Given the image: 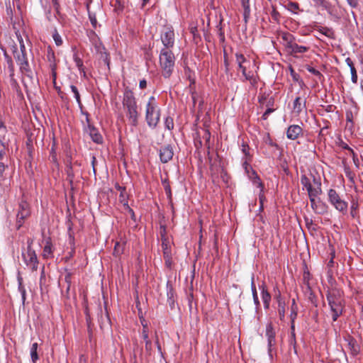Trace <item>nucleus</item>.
Segmentation results:
<instances>
[{"mask_svg": "<svg viewBox=\"0 0 363 363\" xmlns=\"http://www.w3.org/2000/svg\"><path fill=\"white\" fill-rule=\"evenodd\" d=\"M123 106L130 124L136 127L138 125L140 113L134 93L129 87H125L124 89Z\"/></svg>", "mask_w": 363, "mask_h": 363, "instance_id": "1", "label": "nucleus"}, {"mask_svg": "<svg viewBox=\"0 0 363 363\" xmlns=\"http://www.w3.org/2000/svg\"><path fill=\"white\" fill-rule=\"evenodd\" d=\"M143 331H142V337L145 341V354H143V348L139 347L138 342L135 341L133 343V356H134V363H137L138 359L140 362H148L150 357L152 355V341L149 338V329L147 323H143Z\"/></svg>", "mask_w": 363, "mask_h": 363, "instance_id": "2", "label": "nucleus"}, {"mask_svg": "<svg viewBox=\"0 0 363 363\" xmlns=\"http://www.w3.org/2000/svg\"><path fill=\"white\" fill-rule=\"evenodd\" d=\"M326 298L332 312L333 320L336 321L342 314L345 307L344 300L338 290H328L326 293Z\"/></svg>", "mask_w": 363, "mask_h": 363, "instance_id": "3", "label": "nucleus"}, {"mask_svg": "<svg viewBox=\"0 0 363 363\" xmlns=\"http://www.w3.org/2000/svg\"><path fill=\"white\" fill-rule=\"evenodd\" d=\"M159 60L162 76L165 78L170 77L175 65V57L174 53L171 50L162 48Z\"/></svg>", "mask_w": 363, "mask_h": 363, "instance_id": "4", "label": "nucleus"}, {"mask_svg": "<svg viewBox=\"0 0 363 363\" xmlns=\"http://www.w3.org/2000/svg\"><path fill=\"white\" fill-rule=\"evenodd\" d=\"M160 108L157 106L155 98L150 96L146 104L145 120L149 127L155 128L160 122Z\"/></svg>", "mask_w": 363, "mask_h": 363, "instance_id": "5", "label": "nucleus"}, {"mask_svg": "<svg viewBox=\"0 0 363 363\" xmlns=\"http://www.w3.org/2000/svg\"><path fill=\"white\" fill-rule=\"evenodd\" d=\"M328 201L340 213L347 214L348 203L342 199L335 189H330L328 191Z\"/></svg>", "mask_w": 363, "mask_h": 363, "instance_id": "6", "label": "nucleus"}, {"mask_svg": "<svg viewBox=\"0 0 363 363\" xmlns=\"http://www.w3.org/2000/svg\"><path fill=\"white\" fill-rule=\"evenodd\" d=\"M30 216V209L27 201L22 199L18 203L16 214V229L19 230L23 225L25 220Z\"/></svg>", "mask_w": 363, "mask_h": 363, "instance_id": "7", "label": "nucleus"}, {"mask_svg": "<svg viewBox=\"0 0 363 363\" xmlns=\"http://www.w3.org/2000/svg\"><path fill=\"white\" fill-rule=\"evenodd\" d=\"M160 38L162 45H164L163 48H167L168 50L172 48L174 45L175 41L173 28L170 26H164L160 34Z\"/></svg>", "mask_w": 363, "mask_h": 363, "instance_id": "8", "label": "nucleus"}, {"mask_svg": "<svg viewBox=\"0 0 363 363\" xmlns=\"http://www.w3.org/2000/svg\"><path fill=\"white\" fill-rule=\"evenodd\" d=\"M22 257L26 265L33 272L37 271L38 267V259L35 250L22 252Z\"/></svg>", "mask_w": 363, "mask_h": 363, "instance_id": "9", "label": "nucleus"}, {"mask_svg": "<svg viewBox=\"0 0 363 363\" xmlns=\"http://www.w3.org/2000/svg\"><path fill=\"white\" fill-rule=\"evenodd\" d=\"M311 206L313 211L320 215H323L328 211V206L320 198L313 199L310 200Z\"/></svg>", "mask_w": 363, "mask_h": 363, "instance_id": "10", "label": "nucleus"}, {"mask_svg": "<svg viewBox=\"0 0 363 363\" xmlns=\"http://www.w3.org/2000/svg\"><path fill=\"white\" fill-rule=\"evenodd\" d=\"M174 150L172 145L162 146L160 149V159L162 163H167L172 160Z\"/></svg>", "mask_w": 363, "mask_h": 363, "instance_id": "11", "label": "nucleus"}, {"mask_svg": "<svg viewBox=\"0 0 363 363\" xmlns=\"http://www.w3.org/2000/svg\"><path fill=\"white\" fill-rule=\"evenodd\" d=\"M4 55L7 64L9 72V77H10V82L11 85L12 86H16L18 85L17 81L14 79V65L12 60V58L11 56H9L7 53V52L4 50Z\"/></svg>", "mask_w": 363, "mask_h": 363, "instance_id": "12", "label": "nucleus"}, {"mask_svg": "<svg viewBox=\"0 0 363 363\" xmlns=\"http://www.w3.org/2000/svg\"><path fill=\"white\" fill-rule=\"evenodd\" d=\"M238 67L242 70L245 79L250 81L252 86H256L258 82V77L255 76L254 72L251 70L247 71V67L245 64H240Z\"/></svg>", "mask_w": 363, "mask_h": 363, "instance_id": "13", "label": "nucleus"}, {"mask_svg": "<svg viewBox=\"0 0 363 363\" xmlns=\"http://www.w3.org/2000/svg\"><path fill=\"white\" fill-rule=\"evenodd\" d=\"M303 129L298 125H291L286 131V136L290 140H296L302 135Z\"/></svg>", "mask_w": 363, "mask_h": 363, "instance_id": "14", "label": "nucleus"}, {"mask_svg": "<svg viewBox=\"0 0 363 363\" xmlns=\"http://www.w3.org/2000/svg\"><path fill=\"white\" fill-rule=\"evenodd\" d=\"M86 121L89 123L88 127L89 130V135L91 138L92 140L97 143V144H101L103 143V138L101 135L99 133L96 128H95L94 126L90 125L89 121V115L88 113H86Z\"/></svg>", "mask_w": 363, "mask_h": 363, "instance_id": "15", "label": "nucleus"}, {"mask_svg": "<svg viewBox=\"0 0 363 363\" xmlns=\"http://www.w3.org/2000/svg\"><path fill=\"white\" fill-rule=\"evenodd\" d=\"M306 99L302 100L301 97L297 96L293 104V110L294 112L297 115H299L303 109H306Z\"/></svg>", "mask_w": 363, "mask_h": 363, "instance_id": "16", "label": "nucleus"}, {"mask_svg": "<svg viewBox=\"0 0 363 363\" xmlns=\"http://www.w3.org/2000/svg\"><path fill=\"white\" fill-rule=\"evenodd\" d=\"M330 255H331V257H330V260L327 262V264H326L327 277H328L329 282L333 279V276H334L333 267H334V264H335V262H334L335 251H332L330 252Z\"/></svg>", "mask_w": 363, "mask_h": 363, "instance_id": "17", "label": "nucleus"}, {"mask_svg": "<svg viewBox=\"0 0 363 363\" xmlns=\"http://www.w3.org/2000/svg\"><path fill=\"white\" fill-rule=\"evenodd\" d=\"M275 335L272 324H267L266 327V336L267 337L268 347L269 348L275 344Z\"/></svg>", "mask_w": 363, "mask_h": 363, "instance_id": "18", "label": "nucleus"}, {"mask_svg": "<svg viewBox=\"0 0 363 363\" xmlns=\"http://www.w3.org/2000/svg\"><path fill=\"white\" fill-rule=\"evenodd\" d=\"M251 290H252V294L254 303L255 305V308L257 311L260 308V302H259V298H258L257 288H256V286H255V277H254V274H252V276L251 277Z\"/></svg>", "mask_w": 363, "mask_h": 363, "instance_id": "19", "label": "nucleus"}, {"mask_svg": "<svg viewBox=\"0 0 363 363\" xmlns=\"http://www.w3.org/2000/svg\"><path fill=\"white\" fill-rule=\"evenodd\" d=\"M290 47L291 48L288 50L287 52L289 53H290L291 55H294L297 53H304V52H307L309 49L308 47L298 45L295 42L294 43L293 45H291Z\"/></svg>", "mask_w": 363, "mask_h": 363, "instance_id": "20", "label": "nucleus"}, {"mask_svg": "<svg viewBox=\"0 0 363 363\" xmlns=\"http://www.w3.org/2000/svg\"><path fill=\"white\" fill-rule=\"evenodd\" d=\"M315 4L318 6H321L323 9H325L328 13L333 16L334 15V7L332 4L326 0H316Z\"/></svg>", "mask_w": 363, "mask_h": 363, "instance_id": "21", "label": "nucleus"}, {"mask_svg": "<svg viewBox=\"0 0 363 363\" xmlns=\"http://www.w3.org/2000/svg\"><path fill=\"white\" fill-rule=\"evenodd\" d=\"M359 201L357 199L352 197L350 200V216L353 218L359 217Z\"/></svg>", "mask_w": 363, "mask_h": 363, "instance_id": "22", "label": "nucleus"}, {"mask_svg": "<svg viewBox=\"0 0 363 363\" xmlns=\"http://www.w3.org/2000/svg\"><path fill=\"white\" fill-rule=\"evenodd\" d=\"M18 65H19L21 72L23 74H25L26 76H27L30 78L33 77V72L30 69V65L28 62V60L26 61H24L23 62H20V64H18Z\"/></svg>", "mask_w": 363, "mask_h": 363, "instance_id": "23", "label": "nucleus"}, {"mask_svg": "<svg viewBox=\"0 0 363 363\" xmlns=\"http://www.w3.org/2000/svg\"><path fill=\"white\" fill-rule=\"evenodd\" d=\"M13 53L18 65L20 64V62L28 60L27 53H20L19 51H18L16 45L13 46Z\"/></svg>", "mask_w": 363, "mask_h": 363, "instance_id": "24", "label": "nucleus"}, {"mask_svg": "<svg viewBox=\"0 0 363 363\" xmlns=\"http://www.w3.org/2000/svg\"><path fill=\"white\" fill-rule=\"evenodd\" d=\"M345 62L348 67L350 68L351 75H352V82L354 84H356L357 82V72L356 70V68L354 67V65L353 63V61L350 57H347L345 60Z\"/></svg>", "mask_w": 363, "mask_h": 363, "instance_id": "25", "label": "nucleus"}, {"mask_svg": "<svg viewBox=\"0 0 363 363\" xmlns=\"http://www.w3.org/2000/svg\"><path fill=\"white\" fill-rule=\"evenodd\" d=\"M167 302H168L170 308L172 309L174 308V303H175L174 291L172 286L169 284V282L167 283Z\"/></svg>", "mask_w": 363, "mask_h": 363, "instance_id": "26", "label": "nucleus"}, {"mask_svg": "<svg viewBox=\"0 0 363 363\" xmlns=\"http://www.w3.org/2000/svg\"><path fill=\"white\" fill-rule=\"evenodd\" d=\"M281 38L284 42V45L286 51L291 48L290 45L294 43V37L289 33H283Z\"/></svg>", "mask_w": 363, "mask_h": 363, "instance_id": "27", "label": "nucleus"}, {"mask_svg": "<svg viewBox=\"0 0 363 363\" xmlns=\"http://www.w3.org/2000/svg\"><path fill=\"white\" fill-rule=\"evenodd\" d=\"M242 6L244 9L243 16L245 22H247V18L250 15V0H242L241 1Z\"/></svg>", "mask_w": 363, "mask_h": 363, "instance_id": "28", "label": "nucleus"}, {"mask_svg": "<svg viewBox=\"0 0 363 363\" xmlns=\"http://www.w3.org/2000/svg\"><path fill=\"white\" fill-rule=\"evenodd\" d=\"M306 294L308 296V301L315 306H318V298L314 292L312 291L311 287L309 289H306Z\"/></svg>", "mask_w": 363, "mask_h": 363, "instance_id": "29", "label": "nucleus"}, {"mask_svg": "<svg viewBox=\"0 0 363 363\" xmlns=\"http://www.w3.org/2000/svg\"><path fill=\"white\" fill-rule=\"evenodd\" d=\"M162 184L164 186L165 194L169 201L172 200V191L168 178H162Z\"/></svg>", "mask_w": 363, "mask_h": 363, "instance_id": "30", "label": "nucleus"}, {"mask_svg": "<svg viewBox=\"0 0 363 363\" xmlns=\"http://www.w3.org/2000/svg\"><path fill=\"white\" fill-rule=\"evenodd\" d=\"M116 189L118 191H120V196H119V201L121 203H123V205L128 204L127 197L125 194V186H121L119 184L116 185Z\"/></svg>", "mask_w": 363, "mask_h": 363, "instance_id": "31", "label": "nucleus"}, {"mask_svg": "<svg viewBox=\"0 0 363 363\" xmlns=\"http://www.w3.org/2000/svg\"><path fill=\"white\" fill-rule=\"evenodd\" d=\"M298 315V306L296 303V300L294 298L292 299L291 306V313L290 318L291 322H295L296 318Z\"/></svg>", "mask_w": 363, "mask_h": 363, "instance_id": "32", "label": "nucleus"}, {"mask_svg": "<svg viewBox=\"0 0 363 363\" xmlns=\"http://www.w3.org/2000/svg\"><path fill=\"white\" fill-rule=\"evenodd\" d=\"M261 295L264 308L269 309L272 299L270 293L269 291H264V293H261Z\"/></svg>", "mask_w": 363, "mask_h": 363, "instance_id": "33", "label": "nucleus"}, {"mask_svg": "<svg viewBox=\"0 0 363 363\" xmlns=\"http://www.w3.org/2000/svg\"><path fill=\"white\" fill-rule=\"evenodd\" d=\"M74 61L75 62L76 66L80 72L83 74V77H86V72L84 71V67L83 65V61L77 54L74 55Z\"/></svg>", "mask_w": 363, "mask_h": 363, "instance_id": "34", "label": "nucleus"}, {"mask_svg": "<svg viewBox=\"0 0 363 363\" xmlns=\"http://www.w3.org/2000/svg\"><path fill=\"white\" fill-rule=\"evenodd\" d=\"M277 312L281 320H284L286 313V302L277 303Z\"/></svg>", "mask_w": 363, "mask_h": 363, "instance_id": "35", "label": "nucleus"}, {"mask_svg": "<svg viewBox=\"0 0 363 363\" xmlns=\"http://www.w3.org/2000/svg\"><path fill=\"white\" fill-rule=\"evenodd\" d=\"M52 245L50 241V238H48V240L46 241V244L43 248V256L44 258H48L49 255L52 254Z\"/></svg>", "mask_w": 363, "mask_h": 363, "instance_id": "36", "label": "nucleus"}, {"mask_svg": "<svg viewBox=\"0 0 363 363\" xmlns=\"http://www.w3.org/2000/svg\"><path fill=\"white\" fill-rule=\"evenodd\" d=\"M38 346V343L35 342L32 345V347L30 348V357H31V360H32L33 363H36V362L39 359L38 354L37 352Z\"/></svg>", "mask_w": 363, "mask_h": 363, "instance_id": "37", "label": "nucleus"}, {"mask_svg": "<svg viewBox=\"0 0 363 363\" xmlns=\"http://www.w3.org/2000/svg\"><path fill=\"white\" fill-rule=\"evenodd\" d=\"M70 89H71V91L74 94V98L78 104V106L79 107L80 109H82V101H81V97H80V94H79V91L77 89V87L74 85H71L70 86Z\"/></svg>", "mask_w": 363, "mask_h": 363, "instance_id": "38", "label": "nucleus"}, {"mask_svg": "<svg viewBox=\"0 0 363 363\" xmlns=\"http://www.w3.org/2000/svg\"><path fill=\"white\" fill-rule=\"evenodd\" d=\"M162 248L163 252V257L172 256V250L170 247V242H162Z\"/></svg>", "mask_w": 363, "mask_h": 363, "instance_id": "39", "label": "nucleus"}, {"mask_svg": "<svg viewBox=\"0 0 363 363\" xmlns=\"http://www.w3.org/2000/svg\"><path fill=\"white\" fill-rule=\"evenodd\" d=\"M252 174H254V177H252L250 175H249V177L252 181L253 184H257V187L261 188L262 189L264 188V185L261 182V179L257 175V172L255 170L252 169Z\"/></svg>", "mask_w": 363, "mask_h": 363, "instance_id": "40", "label": "nucleus"}, {"mask_svg": "<svg viewBox=\"0 0 363 363\" xmlns=\"http://www.w3.org/2000/svg\"><path fill=\"white\" fill-rule=\"evenodd\" d=\"M301 183L304 188L307 190V191L311 189L312 187V184L309 178L306 174H302L301 177Z\"/></svg>", "mask_w": 363, "mask_h": 363, "instance_id": "41", "label": "nucleus"}, {"mask_svg": "<svg viewBox=\"0 0 363 363\" xmlns=\"http://www.w3.org/2000/svg\"><path fill=\"white\" fill-rule=\"evenodd\" d=\"M340 147H341L342 149L347 150L348 151H350V154L352 155V156L353 157V160L354 162H355L356 160L358 161V159L357 157V156L356 153L354 152V150L351 147H349V145L346 143L341 140V142L340 143Z\"/></svg>", "mask_w": 363, "mask_h": 363, "instance_id": "42", "label": "nucleus"}, {"mask_svg": "<svg viewBox=\"0 0 363 363\" xmlns=\"http://www.w3.org/2000/svg\"><path fill=\"white\" fill-rule=\"evenodd\" d=\"M52 38H53V40L55 43V45L57 46H60L62 45V43H63L62 39L56 28H55L53 30Z\"/></svg>", "mask_w": 363, "mask_h": 363, "instance_id": "43", "label": "nucleus"}, {"mask_svg": "<svg viewBox=\"0 0 363 363\" xmlns=\"http://www.w3.org/2000/svg\"><path fill=\"white\" fill-rule=\"evenodd\" d=\"M306 69L311 74H314L317 77H318L319 80H323L324 77L323 75L317 69H315L314 67H312L309 65L306 66Z\"/></svg>", "mask_w": 363, "mask_h": 363, "instance_id": "44", "label": "nucleus"}, {"mask_svg": "<svg viewBox=\"0 0 363 363\" xmlns=\"http://www.w3.org/2000/svg\"><path fill=\"white\" fill-rule=\"evenodd\" d=\"M274 298L276 300L277 303L284 302L285 301L284 298L281 296L280 290L277 286L274 288Z\"/></svg>", "mask_w": 363, "mask_h": 363, "instance_id": "45", "label": "nucleus"}, {"mask_svg": "<svg viewBox=\"0 0 363 363\" xmlns=\"http://www.w3.org/2000/svg\"><path fill=\"white\" fill-rule=\"evenodd\" d=\"M203 138L205 140V142H206L205 145L208 148V154H209L210 153L209 149H210L211 133L208 129L204 130Z\"/></svg>", "mask_w": 363, "mask_h": 363, "instance_id": "46", "label": "nucleus"}, {"mask_svg": "<svg viewBox=\"0 0 363 363\" xmlns=\"http://www.w3.org/2000/svg\"><path fill=\"white\" fill-rule=\"evenodd\" d=\"M66 172L67 174V178L69 182L72 184L74 177V174L73 172V169L71 162L68 165H67Z\"/></svg>", "mask_w": 363, "mask_h": 363, "instance_id": "47", "label": "nucleus"}, {"mask_svg": "<svg viewBox=\"0 0 363 363\" xmlns=\"http://www.w3.org/2000/svg\"><path fill=\"white\" fill-rule=\"evenodd\" d=\"M123 245L125 243L121 245L120 242H116L114 247L113 255L115 256H119L123 252Z\"/></svg>", "mask_w": 363, "mask_h": 363, "instance_id": "48", "label": "nucleus"}, {"mask_svg": "<svg viewBox=\"0 0 363 363\" xmlns=\"http://www.w3.org/2000/svg\"><path fill=\"white\" fill-rule=\"evenodd\" d=\"M235 58L236 62L238 63V65H240V64L250 63V62L247 61L245 57L241 53H235Z\"/></svg>", "mask_w": 363, "mask_h": 363, "instance_id": "49", "label": "nucleus"}, {"mask_svg": "<svg viewBox=\"0 0 363 363\" xmlns=\"http://www.w3.org/2000/svg\"><path fill=\"white\" fill-rule=\"evenodd\" d=\"M47 60L49 62V64L56 62L55 52L50 48H49L48 50Z\"/></svg>", "mask_w": 363, "mask_h": 363, "instance_id": "50", "label": "nucleus"}, {"mask_svg": "<svg viewBox=\"0 0 363 363\" xmlns=\"http://www.w3.org/2000/svg\"><path fill=\"white\" fill-rule=\"evenodd\" d=\"M310 279H311V274L308 271H305L303 275V282L306 285V287L307 289H310L311 285H310Z\"/></svg>", "mask_w": 363, "mask_h": 363, "instance_id": "51", "label": "nucleus"}, {"mask_svg": "<svg viewBox=\"0 0 363 363\" xmlns=\"http://www.w3.org/2000/svg\"><path fill=\"white\" fill-rule=\"evenodd\" d=\"M160 237H161V241L162 242H169V239L167 237V230L166 227L164 225L160 226Z\"/></svg>", "mask_w": 363, "mask_h": 363, "instance_id": "52", "label": "nucleus"}, {"mask_svg": "<svg viewBox=\"0 0 363 363\" xmlns=\"http://www.w3.org/2000/svg\"><path fill=\"white\" fill-rule=\"evenodd\" d=\"M8 164H6L4 162H0V182L5 179L4 172L8 169Z\"/></svg>", "mask_w": 363, "mask_h": 363, "instance_id": "53", "label": "nucleus"}, {"mask_svg": "<svg viewBox=\"0 0 363 363\" xmlns=\"http://www.w3.org/2000/svg\"><path fill=\"white\" fill-rule=\"evenodd\" d=\"M87 9H88V13H89V18L91 21V23L93 28H96L97 26V20H96V14L94 13L89 11V6H87Z\"/></svg>", "mask_w": 363, "mask_h": 363, "instance_id": "54", "label": "nucleus"}, {"mask_svg": "<svg viewBox=\"0 0 363 363\" xmlns=\"http://www.w3.org/2000/svg\"><path fill=\"white\" fill-rule=\"evenodd\" d=\"M165 128L168 130H171L174 128V121L173 118L170 116H168L165 118L164 121Z\"/></svg>", "mask_w": 363, "mask_h": 363, "instance_id": "55", "label": "nucleus"}, {"mask_svg": "<svg viewBox=\"0 0 363 363\" xmlns=\"http://www.w3.org/2000/svg\"><path fill=\"white\" fill-rule=\"evenodd\" d=\"M164 264H165L166 267L171 269L172 267L174 264L173 260H172V255L164 257Z\"/></svg>", "mask_w": 363, "mask_h": 363, "instance_id": "56", "label": "nucleus"}, {"mask_svg": "<svg viewBox=\"0 0 363 363\" xmlns=\"http://www.w3.org/2000/svg\"><path fill=\"white\" fill-rule=\"evenodd\" d=\"M287 8L289 11L295 12L296 10L299 9V5L298 3L290 1L287 5Z\"/></svg>", "mask_w": 363, "mask_h": 363, "instance_id": "57", "label": "nucleus"}, {"mask_svg": "<svg viewBox=\"0 0 363 363\" xmlns=\"http://www.w3.org/2000/svg\"><path fill=\"white\" fill-rule=\"evenodd\" d=\"M50 160L52 162L57 163V154H56V152H55V145H53L52 148H51Z\"/></svg>", "mask_w": 363, "mask_h": 363, "instance_id": "58", "label": "nucleus"}, {"mask_svg": "<svg viewBox=\"0 0 363 363\" xmlns=\"http://www.w3.org/2000/svg\"><path fill=\"white\" fill-rule=\"evenodd\" d=\"M65 272H66V274L65 276V281L67 283V284L71 285L72 273L67 269H65Z\"/></svg>", "mask_w": 363, "mask_h": 363, "instance_id": "59", "label": "nucleus"}, {"mask_svg": "<svg viewBox=\"0 0 363 363\" xmlns=\"http://www.w3.org/2000/svg\"><path fill=\"white\" fill-rule=\"evenodd\" d=\"M345 174L350 182L354 183V174L352 172L349 168L345 169Z\"/></svg>", "mask_w": 363, "mask_h": 363, "instance_id": "60", "label": "nucleus"}, {"mask_svg": "<svg viewBox=\"0 0 363 363\" xmlns=\"http://www.w3.org/2000/svg\"><path fill=\"white\" fill-rule=\"evenodd\" d=\"M18 39L20 43V53H26V46L23 43V38L21 35L18 36Z\"/></svg>", "mask_w": 363, "mask_h": 363, "instance_id": "61", "label": "nucleus"}, {"mask_svg": "<svg viewBox=\"0 0 363 363\" xmlns=\"http://www.w3.org/2000/svg\"><path fill=\"white\" fill-rule=\"evenodd\" d=\"M308 197H309V200H311V198L316 199V197L318 196L317 193H316L315 189L313 186L311 188V189H309L308 191Z\"/></svg>", "mask_w": 363, "mask_h": 363, "instance_id": "62", "label": "nucleus"}, {"mask_svg": "<svg viewBox=\"0 0 363 363\" xmlns=\"http://www.w3.org/2000/svg\"><path fill=\"white\" fill-rule=\"evenodd\" d=\"M242 152L247 157H250V147L247 144L243 143L242 145Z\"/></svg>", "mask_w": 363, "mask_h": 363, "instance_id": "63", "label": "nucleus"}, {"mask_svg": "<svg viewBox=\"0 0 363 363\" xmlns=\"http://www.w3.org/2000/svg\"><path fill=\"white\" fill-rule=\"evenodd\" d=\"M271 16H272V18L274 20V21H278L279 20V18L280 16V14L277 11L276 9H273L272 13H271Z\"/></svg>", "mask_w": 363, "mask_h": 363, "instance_id": "64", "label": "nucleus"}]
</instances>
